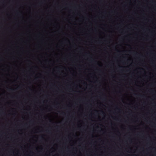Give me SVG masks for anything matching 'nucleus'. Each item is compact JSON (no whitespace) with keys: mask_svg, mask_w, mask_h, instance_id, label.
I'll return each instance as SVG.
<instances>
[{"mask_svg":"<svg viewBox=\"0 0 156 156\" xmlns=\"http://www.w3.org/2000/svg\"><path fill=\"white\" fill-rule=\"evenodd\" d=\"M9 89L10 90H13V89H11V88H9Z\"/></svg>","mask_w":156,"mask_h":156,"instance_id":"nucleus-1","label":"nucleus"}]
</instances>
